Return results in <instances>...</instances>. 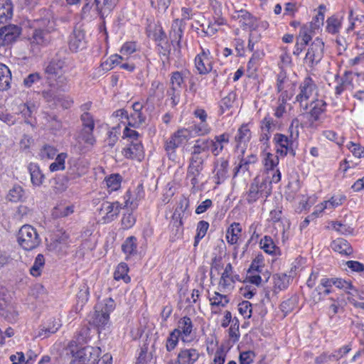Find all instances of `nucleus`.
<instances>
[{"label":"nucleus","instance_id":"obj_1","mask_svg":"<svg viewBox=\"0 0 364 364\" xmlns=\"http://www.w3.org/2000/svg\"><path fill=\"white\" fill-rule=\"evenodd\" d=\"M66 67L65 61L61 59L54 58L48 63L44 70L50 86L56 87L58 90H65L68 82V77L65 75Z\"/></svg>","mask_w":364,"mask_h":364},{"label":"nucleus","instance_id":"obj_2","mask_svg":"<svg viewBox=\"0 0 364 364\" xmlns=\"http://www.w3.org/2000/svg\"><path fill=\"white\" fill-rule=\"evenodd\" d=\"M39 28H36L30 38L33 51L38 50L39 46H48L51 40V32L54 31V22L48 18L37 20Z\"/></svg>","mask_w":364,"mask_h":364},{"label":"nucleus","instance_id":"obj_3","mask_svg":"<svg viewBox=\"0 0 364 364\" xmlns=\"http://www.w3.org/2000/svg\"><path fill=\"white\" fill-rule=\"evenodd\" d=\"M16 237L18 245L27 251L36 248L41 243V238L36 230L30 225H23L19 229Z\"/></svg>","mask_w":364,"mask_h":364},{"label":"nucleus","instance_id":"obj_4","mask_svg":"<svg viewBox=\"0 0 364 364\" xmlns=\"http://www.w3.org/2000/svg\"><path fill=\"white\" fill-rule=\"evenodd\" d=\"M191 132L188 129H180L175 132L164 144V149L170 159H176V149L186 144L190 139Z\"/></svg>","mask_w":364,"mask_h":364},{"label":"nucleus","instance_id":"obj_5","mask_svg":"<svg viewBox=\"0 0 364 364\" xmlns=\"http://www.w3.org/2000/svg\"><path fill=\"white\" fill-rule=\"evenodd\" d=\"M317 92V86L309 77H306L299 85L295 97L301 108L306 111L309 108V100Z\"/></svg>","mask_w":364,"mask_h":364},{"label":"nucleus","instance_id":"obj_6","mask_svg":"<svg viewBox=\"0 0 364 364\" xmlns=\"http://www.w3.org/2000/svg\"><path fill=\"white\" fill-rule=\"evenodd\" d=\"M272 192V186L267 180L260 179L256 177L251 183L247 193V200L249 203H253L259 198H267Z\"/></svg>","mask_w":364,"mask_h":364},{"label":"nucleus","instance_id":"obj_7","mask_svg":"<svg viewBox=\"0 0 364 364\" xmlns=\"http://www.w3.org/2000/svg\"><path fill=\"white\" fill-rule=\"evenodd\" d=\"M299 125V120L294 119L289 128L291 134L290 137L287 136L282 134H276L274 136L273 141L276 144L277 154L282 156H284L287 153H291L294 155L295 153L293 149V129L294 127L296 128Z\"/></svg>","mask_w":364,"mask_h":364},{"label":"nucleus","instance_id":"obj_8","mask_svg":"<svg viewBox=\"0 0 364 364\" xmlns=\"http://www.w3.org/2000/svg\"><path fill=\"white\" fill-rule=\"evenodd\" d=\"M101 350L98 347L86 346L74 353L71 364H95L97 360Z\"/></svg>","mask_w":364,"mask_h":364},{"label":"nucleus","instance_id":"obj_9","mask_svg":"<svg viewBox=\"0 0 364 364\" xmlns=\"http://www.w3.org/2000/svg\"><path fill=\"white\" fill-rule=\"evenodd\" d=\"M324 43L319 38H316L311 44L306 54L305 60L311 66L321 61L323 55Z\"/></svg>","mask_w":364,"mask_h":364},{"label":"nucleus","instance_id":"obj_10","mask_svg":"<svg viewBox=\"0 0 364 364\" xmlns=\"http://www.w3.org/2000/svg\"><path fill=\"white\" fill-rule=\"evenodd\" d=\"M231 18L237 21L243 29H250L251 32L257 27V18L247 10H235L231 14Z\"/></svg>","mask_w":364,"mask_h":364},{"label":"nucleus","instance_id":"obj_11","mask_svg":"<svg viewBox=\"0 0 364 364\" xmlns=\"http://www.w3.org/2000/svg\"><path fill=\"white\" fill-rule=\"evenodd\" d=\"M195 67L200 75L209 73L213 69L210 52L201 48V52L195 58Z\"/></svg>","mask_w":364,"mask_h":364},{"label":"nucleus","instance_id":"obj_12","mask_svg":"<svg viewBox=\"0 0 364 364\" xmlns=\"http://www.w3.org/2000/svg\"><path fill=\"white\" fill-rule=\"evenodd\" d=\"M122 206L119 202L104 201L99 210L100 214L102 216L103 223L112 221L119 215Z\"/></svg>","mask_w":364,"mask_h":364},{"label":"nucleus","instance_id":"obj_13","mask_svg":"<svg viewBox=\"0 0 364 364\" xmlns=\"http://www.w3.org/2000/svg\"><path fill=\"white\" fill-rule=\"evenodd\" d=\"M21 28L15 25H8L0 28V47L14 42L20 35Z\"/></svg>","mask_w":364,"mask_h":364},{"label":"nucleus","instance_id":"obj_14","mask_svg":"<svg viewBox=\"0 0 364 364\" xmlns=\"http://www.w3.org/2000/svg\"><path fill=\"white\" fill-rule=\"evenodd\" d=\"M122 153L127 159L141 161L144 157V149L141 141H131L129 146L123 149Z\"/></svg>","mask_w":364,"mask_h":364},{"label":"nucleus","instance_id":"obj_15","mask_svg":"<svg viewBox=\"0 0 364 364\" xmlns=\"http://www.w3.org/2000/svg\"><path fill=\"white\" fill-rule=\"evenodd\" d=\"M93 130L82 129L76 136V145L81 151L87 146H92L95 144L96 139L93 134Z\"/></svg>","mask_w":364,"mask_h":364},{"label":"nucleus","instance_id":"obj_16","mask_svg":"<svg viewBox=\"0 0 364 364\" xmlns=\"http://www.w3.org/2000/svg\"><path fill=\"white\" fill-rule=\"evenodd\" d=\"M200 353L196 348H183L181 349L178 356L177 363L178 364H194L199 358Z\"/></svg>","mask_w":364,"mask_h":364},{"label":"nucleus","instance_id":"obj_17","mask_svg":"<svg viewBox=\"0 0 364 364\" xmlns=\"http://www.w3.org/2000/svg\"><path fill=\"white\" fill-rule=\"evenodd\" d=\"M61 325L59 319L53 318L49 320L38 330L36 337H41L42 338H48L52 334L55 333L60 328Z\"/></svg>","mask_w":364,"mask_h":364},{"label":"nucleus","instance_id":"obj_18","mask_svg":"<svg viewBox=\"0 0 364 364\" xmlns=\"http://www.w3.org/2000/svg\"><path fill=\"white\" fill-rule=\"evenodd\" d=\"M69 48L73 52H77L85 47V33L80 30H74L69 38Z\"/></svg>","mask_w":364,"mask_h":364},{"label":"nucleus","instance_id":"obj_19","mask_svg":"<svg viewBox=\"0 0 364 364\" xmlns=\"http://www.w3.org/2000/svg\"><path fill=\"white\" fill-rule=\"evenodd\" d=\"M214 179L217 185L223 183L228 178V161L224 159H220L215 164Z\"/></svg>","mask_w":364,"mask_h":364},{"label":"nucleus","instance_id":"obj_20","mask_svg":"<svg viewBox=\"0 0 364 364\" xmlns=\"http://www.w3.org/2000/svg\"><path fill=\"white\" fill-rule=\"evenodd\" d=\"M233 267L228 263L223 272L219 282V286L223 289H231L234 287Z\"/></svg>","mask_w":364,"mask_h":364},{"label":"nucleus","instance_id":"obj_21","mask_svg":"<svg viewBox=\"0 0 364 364\" xmlns=\"http://www.w3.org/2000/svg\"><path fill=\"white\" fill-rule=\"evenodd\" d=\"M211 311L214 314H218L221 307H225L229 303V299L226 295L221 294L217 291L209 297Z\"/></svg>","mask_w":364,"mask_h":364},{"label":"nucleus","instance_id":"obj_22","mask_svg":"<svg viewBox=\"0 0 364 364\" xmlns=\"http://www.w3.org/2000/svg\"><path fill=\"white\" fill-rule=\"evenodd\" d=\"M87 171V166L82 161H75L70 166L68 171V176L70 179L74 180L85 175Z\"/></svg>","mask_w":364,"mask_h":364},{"label":"nucleus","instance_id":"obj_23","mask_svg":"<svg viewBox=\"0 0 364 364\" xmlns=\"http://www.w3.org/2000/svg\"><path fill=\"white\" fill-rule=\"evenodd\" d=\"M212 145L213 143L210 139H199L196 141L192 147V151L208 158Z\"/></svg>","mask_w":364,"mask_h":364},{"label":"nucleus","instance_id":"obj_24","mask_svg":"<svg viewBox=\"0 0 364 364\" xmlns=\"http://www.w3.org/2000/svg\"><path fill=\"white\" fill-rule=\"evenodd\" d=\"M212 140L211 152L214 156H218L223 150L224 145L229 143L230 134L223 133L215 136Z\"/></svg>","mask_w":364,"mask_h":364},{"label":"nucleus","instance_id":"obj_25","mask_svg":"<svg viewBox=\"0 0 364 364\" xmlns=\"http://www.w3.org/2000/svg\"><path fill=\"white\" fill-rule=\"evenodd\" d=\"M119 0H95L97 10L101 16L105 18L107 16L115 7Z\"/></svg>","mask_w":364,"mask_h":364},{"label":"nucleus","instance_id":"obj_26","mask_svg":"<svg viewBox=\"0 0 364 364\" xmlns=\"http://www.w3.org/2000/svg\"><path fill=\"white\" fill-rule=\"evenodd\" d=\"M6 198L7 200L12 203L23 201L26 198L25 191L21 186L18 184H14L9 190Z\"/></svg>","mask_w":364,"mask_h":364},{"label":"nucleus","instance_id":"obj_27","mask_svg":"<svg viewBox=\"0 0 364 364\" xmlns=\"http://www.w3.org/2000/svg\"><path fill=\"white\" fill-rule=\"evenodd\" d=\"M343 17L333 15L328 17L326 21V31L330 34H338L341 28Z\"/></svg>","mask_w":364,"mask_h":364},{"label":"nucleus","instance_id":"obj_28","mask_svg":"<svg viewBox=\"0 0 364 364\" xmlns=\"http://www.w3.org/2000/svg\"><path fill=\"white\" fill-rule=\"evenodd\" d=\"M346 199L345 196H333L328 200L321 203L319 205L316 206V210L312 213V216L318 215V212L321 213L323 210L327 208H334L342 204L343 201Z\"/></svg>","mask_w":364,"mask_h":364},{"label":"nucleus","instance_id":"obj_29","mask_svg":"<svg viewBox=\"0 0 364 364\" xmlns=\"http://www.w3.org/2000/svg\"><path fill=\"white\" fill-rule=\"evenodd\" d=\"M13 16V5L11 0H0V23H5Z\"/></svg>","mask_w":364,"mask_h":364},{"label":"nucleus","instance_id":"obj_30","mask_svg":"<svg viewBox=\"0 0 364 364\" xmlns=\"http://www.w3.org/2000/svg\"><path fill=\"white\" fill-rule=\"evenodd\" d=\"M331 247L335 252H338L341 255H350L353 252V249L349 242L343 238H338L333 240Z\"/></svg>","mask_w":364,"mask_h":364},{"label":"nucleus","instance_id":"obj_31","mask_svg":"<svg viewBox=\"0 0 364 364\" xmlns=\"http://www.w3.org/2000/svg\"><path fill=\"white\" fill-rule=\"evenodd\" d=\"M326 105L323 100L316 99L311 102L309 114L314 122L318 121L320 115L326 111Z\"/></svg>","mask_w":364,"mask_h":364},{"label":"nucleus","instance_id":"obj_32","mask_svg":"<svg viewBox=\"0 0 364 364\" xmlns=\"http://www.w3.org/2000/svg\"><path fill=\"white\" fill-rule=\"evenodd\" d=\"M314 31L312 24L303 25L301 27L297 41L301 42V46H306L311 41Z\"/></svg>","mask_w":364,"mask_h":364},{"label":"nucleus","instance_id":"obj_33","mask_svg":"<svg viewBox=\"0 0 364 364\" xmlns=\"http://www.w3.org/2000/svg\"><path fill=\"white\" fill-rule=\"evenodd\" d=\"M28 170L31 175V181L34 186H41L45 179V176L41 171L39 166L35 164H31L28 166Z\"/></svg>","mask_w":364,"mask_h":364},{"label":"nucleus","instance_id":"obj_34","mask_svg":"<svg viewBox=\"0 0 364 364\" xmlns=\"http://www.w3.org/2000/svg\"><path fill=\"white\" fill-rule=\"evenodd\" d=\"M259 245L260 247L267 254L277 255L280 252L279 248L275 245L273 239L270 236L265 235L262 238Z\"/></svg>","mask_w":364,"mask_h":364},{"label":"nucleus","instance_id":"obj_35","mask_svg":"<svg viewBox=\"0 0 364 364\" xmlns=\"http://www.w3.org/2000/svg\"><path fill=\"white\" fill-rule=\"evenodd\" d=\"M182 90L178 87H176L174 84L169 82V87L166 91L167 101H170L172 107L179 104Z\"/></svg>","mask_w":364,"mask_h":364},{"label":"nucleus","instance_id":"obj_36","mask_svg":"<svg viewBox=\"0 0 364 364\" xmlns=\"http://www.w3.org/2000/svg\"><path fill=\"white\" fill-rule=\"evenodd\" d=\"M11 73L9 68L0 63V90L4 91L10 88Z\"/></svg>","mask_w":364,"mask_h":364},{"label":"nucleus","instance_id":"obj_37","mask_svg":"<svg viewBox=\"0 0 364 364\" xmlns=\"http://www.w3.org/2000/svg\"><path fill=\"white\" fill-rule=\"evenodd\" d=\"M242 228L240 223H233L228 229L226 232V239L228 243L235 245L237 242L240 237Z\"/></svg>","mask_w":364,"mask_h":364},{"label":"nucleus","instance_id":"obj_38","mask_svg":"<svg viewBox=\"0 0 364 364\" xmlns=\"http://www.w3.org/2000/svg\"><path fill=\"white\" fill-rule=\"evenodd\" d=\"M109 319V315L103 312V309H100V305L97 304L92 317L93 323L98 327H104L108 323Z\"/></svg>","mask_w":364,"mask_h":364},{"label":"nucleus","instance_id":"obj_39","mask_svg":"<svg viewBox=\"0 0 364 364\" xmlns=\"http://www.w3.org/2000/svg\"><path fill=\"white\" fill-rule=\"evenodd\" d=\"M203 166L190 165L188 167L187 178L190 179L191 183L194 188L199 183L201 171Z\"/></svg>","mask_w":364,"mask_h":364},{"label":"nucleus","instance_id":"obj_40","mask_svg":"<svg viewBox=\"0 0 364 364\" xmlns=\"http://www.w3.org/2000/svg\"><path fill=\"white\" fill-rule=\"evenodd\" d=\"M274 291H279L286 289L289 283V277L286 274H276L273 275Z\"/></svg>","mask_w":364,"mask_h":364},{"label":"nucleus","instance_id":"obj_41","mask_svg":"<svg viewBox=\"0 0 364 364\" xmlns=\"http://www.w3.org/2000/svg\"><path fill=\"white\" fill-rule=\"evenodd\" d=\"M333 284V282L331 278H322L318 286L316 288V290L321 296H327L332 292L331 287Z\"/></svg>","mask_w":364,"mask_h":364},{"label":"nucleus","instance_id":"obj_42","mask_svg":"<svg viewBox=\"0 0 364 364\" xmlns=\"http://www.w3.org/2000/svg\"><path fill=\"white\" fill-rule=\"evenodd\" d=\"M181 330V334L187 337L191 335L193 330V323L188 316H184L178 321V328Z\"/></svg>","mask_w":364,"mask_h":364},{"label":"nucleus","instance_id":"obj_43","mask_svg":"<svg viewBox=\"0 0 364 364\" xmlns=\"http://www.w3.org/2000/svg\"><path fill=\"white\" fill-rule=\"evenodd\" d=\"M129 272V267L126 263L122 262L118 264L114 273V278L116 280L122 279L125 283L130 282V277L127 273Z\"/></svg>","mask_w":364,"mask_h":364},{"label":"nucleus","instance_id":"obj_44","mask_svg":"<svg viewBox=\"0 0 364 364\" xmlns=\"http://www.w3.org/2000/svg\"><path fill=\"white\" fill-rule=\"evenodd\" d=\"M250 130L247 125L242 124L237 131V134L235 136V140L237 142V146L242 143H245L250 139Z\"/></svg>","mask_w":364,"mask_h":364},{"label":"nucleus","instance_id":"obj_45","mask_svg":"<svg viewBox=\"0 0 364 364\" xmlns=\"http://www.w3.org/2000/svg\"><path fill=\"white\" fill-rule=\"evenodd\" d=\"M45 265V258L42 254H38L35 259L33 266L30 269V273L33 277H38L41 274L42 269Z\"/></svg>","mask_w":364,"mask_h":364},{"label":"nucleus","instance_id":"obj_46","mask_svg":"<svg viewBox=\"0 0 364 364\" xmlns=\"http://www.w3.org/2000/svg\"><path fill=\"white\" fill-rule=\"evenodd\" d=\"M136 238L134 236H131L126 239L122 245V249L126 255H132L136 253Z\"/></svg>","mask_w":364,"mask_h":364},{"label":"nucleus","instance_id":"obj_47","mask_svg":"<svg viewBox=\"0 0 364 364\" xmlns=\"http://www.w3.org/2000/svg\"><path fill=\"white\" fill-rule=\"evenodd\" d=\"M237 95L234 92H230L227 96L224 97L220 102V107L221 114L224 113L226 110L230 109L236 100Z\"/></svg>","mask_w":364,"mask_h":364},{"label":"nucleus","instance_id":"obj_48","mask_svg":"<svg viewBox=\"0 0 364 364\" xmlns=\"http://www.w3.org/2000/svg\"><path fill=\"white\" fill-rule=\"evenodd\" d=\"M257 161V157L255 155H250L247 159H242L239 165L235 168L234 177L241 171L245 172L249 170V166L251 164H255Z\"/></svg>","mask_w":364,"mask_h":364},{"label":"nucleus","instance_id":"obj_49","mask_svg":"<svg viewBox=\"0 0 364 364\" xmlns=\"http://www.w3.org/2000/svg\"><path fill=\"white\" fill-rule=\"evenodd\" d=\"M67 156L68 155L66 153H60L58 154L55 161L49 166L50 171L54 172L64 170L65 168V161Z\"/></svg>","mask_w":364,"mask_h":364},{"label":"nucleus","instance_id":"obj_50","mask_svg":"<svg viewBox=\"0 0 364 364\" xmlns=\"http://www.w3.org/2000/svg\"><path fill=\"white\" fill-rule=\"evenodd\" d=\"M182 20L176 19L173 21L171 26V31L170 32V36L173 38V41L179 42L182 37Z\"/></svg>","mask_w":364,"mask_h":364},{"label":"nucleus","instance_id":"obj_51","mask_svg":"<svg viewBox=\"0 0 364 364\" xmlns=\"http://www.w3.org/2000/svg\"><path fill=\"white\" fill-rule=\"evenodd\" d=\"M185 71H174L171 73L170 82L174 84L176 87H178L182 90L183 87H185Z\"/></svg>","mask_w":364,"mask_h":364},{"label":"nucleus","instance_id":"obj_52","mask_svg":"<svg viewBox=\"0 0 364 364\" xmlns=\"http://www.w3.org/2000/svg\"><path fill=\"white\" fill-rule=\"evenodd\" d=\"M20 112L25 119V122L31 124V119L33 117V113L36 112V106L33 104H23L20 106Z\"/></svg>","mask_w":364,"mask_h":364},{"label":"nucleus","instance_id":"obj_53","mask_svg":"<svg viewBox=\"0 0 364 364\" xmlns=\"http://www.w3.org/2000/svg\"><path fill=\"white\" fill-rule=\"evenodd\" d=\"M107 188L111 191H117L121 186L122 177L119 174H112L105 178Z\"/></svg>","mask_w":364,"mask_h":364},{"label":"nucleus","instance_id":"obj_54","mask_svg":"<svg viewBox=\"0 0 364 364\" xmlns=\"http://www.w3.org/2000/svg\"><path fill=\"white\" fill-rule=\"evenodd\" d=\"M181 335L180 329H174L169 335L166 341V348L168 351L173 350L177 346L178 338Z\"/></svg>","mask_w":364,"mask_h":364},{"label":"nucleus","instance_id":"obj_55","mask_svg":"<svg viewBox=\"0 0 364 364\" xmlns=\"http://www.w3.org/2000/svg\"><path fill=\"white\" fill-rule=\"evenodd\" d=\"M209 228V223L205 220H200L197 225V234L195 237L194 246L196 247L199 241L203 239Z\"/></svg>","mask_w":364,"mask_h":364},{"label":"nucleus","instance_id":"obj_56","mask_svg":"<svg viewBox=\"0 0 364 364\" xmlns=\"http://www.w3.org/2000/svg\"><path fill=\"white\" fill-rule=\"evenodd\" d=\"M297 303V299L296 296H292L280 304V309L284 314V316L292 311Z\"/></svg>","mask_w":364,"mask_h":364},{"label":"nucleus","instance_id":"obj_57","mask_svg":"<svg viewBox=\"0 0 364 364\" xmlns=\"http://www.w3.org/2000/svg\"><path fill=\"white\" fill-rule=\"evenodd\" d=\"M333 282V285L336 286L338 289L345 291L347 294H350V290L353 289L351 282L346 281L341 278H331Z\"/></svg>","mask_w":364,"mask_h":364},{"label":"nucleus","instance_id":"obj_58","mask_svg":"<svg viewBox=\"0 0 364 364\" xmlns=\"http://www.w3.org/2000/svg\"><path fill=\"white\" fill-rule=\"evenodd\" d=\"M279 164V157L271 153H267L264 158V166L267 171H274Z\"/></svg>","mask_w":364,"mask_h":364},{"label":"nucleus","instance_id":"obj_59","mask_svg":"<svg viewBox=\"0 0 364 364\" xmlns=\"http://www.w3.org/2000/svg\"><path fill=\"white\" fill-rule=\"evenodd\" d=\"M127 119L128 124L132 127L139 126L145 122V117L141 112H133L129 117H127Z\"/></svg>","mask_w":364,"mask_h":364},{"label":"nucleus","instance_id":"obj_60","mask_svg":"<svg viewBox=\"0 0 364 364\" xmlns=\"http://www.w3.org/2000/svg\"><path fill=\"white\" fill-rule=\"evenodd\" d=\"M0 315L4 317L5 319L9 322H14L16 321L18 317V313L13 309V307L9 304H7L6 309L0 310Z\"/></svg>","mask_w":364,"mask_h":364},{"label":"nucleus","instance_id":"obj_61","mask_svg":"<svg viewBox=\"0 0 364 364\" xmlns=\"http://www.w3.org/2000/svg\"><path fill=\"white\" fill-rule=\"evenodd\" d=\"M238 311L244 318H250L252 312V304L248 301H242L238 305Z\"/></svg>","mask_w":364,"mask_h":364},{"label":"nucleus","instance_id":"obj_62","mask_svg":"<svg viewBox=\"0 0 364 364\" xmlns=\"http://www.w3.org/2000/svg\"><path fill=\"white\" fill-rule=\"evenodd\" d=\"M277 127V122L269 116L265 117L261 122V129L270 133L274 131Z\"/></svg>","mask_w":364,"mask_h":364},{"label":"nucleus","instance_id":"obj_63","mask_svg":"<svg viewBox=\"0 0 364 364\" xmlns=\"http://www.w3.org/2000/svg\"><path fill=\"white\" fill-rule=\"evenodd\" d=\"M57 149L50 145H45L40 151V156L42 159H52L57 156Z\"/></svg>","mask_w":364,"mask_h":364},{"label":"nucleus","instance_id":"obj_64","mask_svg":"<svg viewBox=\"0 0 364 364\" xmlns=\"http://www.w3.org/2000/svg\"><path fill=\"white\" fill-rule=\"evenodd\" d=\"M81 121L82 123V128L85 129H95V122L93 117L87 112H84L81 115Z\"/></svg>","mask_w":364,"mask_h":364}]
</instances>
